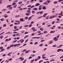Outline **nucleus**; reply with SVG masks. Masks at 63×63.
Wrapping results in <instances>:
<instances>
[{"mask_svg": "<svg viewBox=\"0 0 63 63\" xmlns=\"http://www.w3.org/2000/svg\"><path fill=\"white\" fill-rule=\"evenodd\" d=\"M53 39L55 41H58V38H57V37L56 36L54 37L53 38Z\"/></svg>", "mask_w": 63, "mask_h": 63, "instance_id": "obj_1", "label": "nucleus"}, {"mask_svg": "<svg viewBox=\"0 0 63 63\" xmlns=\"http://www.w3.org/2000/svg\"><path fill=\"white\" fill-rule=\"evenodd\" d=\"M19 59L21 61H23V60L24 59V58L22 57H20L19 58Z\"/></svg>", "mask_w": 63, "mask_h": 63, "instance_id": "obj_2", "label": "nucleus"}, {"mask_svg": "<svg viewBox=\"0 0 63 63\" xmlns=\"http://www.w3.org/2000/svg\"><path fill=\"white\" fill-rule=\"evenodd\" d=\"M50 2V1L49 0L48 1H47L46 2H45L43 3V4H46V3H49V2Z\"/></svg>", "mask_w": 63, "mask_h": 63, "instance_id": "obj_3", "label": "nucleus"}, {"mask_svg": "<svg viewBox=\"0 0 63 63\" xmlns=\"http://www.w3.org/2000/svg\"><path fill=\"white\" fill-rule=\"evenodd\" d=\"M20 21H23L24 22V21H25V20H23V18H20Z\"/></svg>", "mask_w": 63, "mask_h": 63, "instance_id": "obj_4", "label": "nucleus"}, {"mask_svg": "<svg viewBox=\"0 0 63 63\" xmlns=\"http://www.w3.org/2000/svg\"><path fill=\"white\" fill-rule=\"evenodd\" d=\"M12 53V52H10V53H8V54H7V55L9 56H11V55H10Z\"/></svg>", "mask_w": 63, "mask_h": 63, "instance_id": "obj_5", "label": "nucleus"}, {"mask_svg": "<svg viewBox=\"0 0 63 63\" xmlns=\"http://www.w3.org/2000/svg\"><path fill=\"white\" fill-rule=\"evenodd\" d=\"M47 15V13H45L44 14V15H43V16L44 17H46V15Z\"/></svg>", "mask_w": 63, "mask_h": 63, "instance_id": "obj_6", "label": "nucleus"}, {"mask_svg": "<svg viewBox=\"0 0 63 63\" xmlns=\"http://www.w3.org/2000/svg\"><path fill=\"white\" fill-rule=\"evenodd\" d=\"M12 5H8L7 6V8H9V7H11V6H12Z\"/></svg>", "mask_w": 63, "mask_h": 63, "instance_id": "obj_7", "label": "nucleus"}, {"mask_svg": "<svg viewBox=\"0 0 63 63\" xmlns=\"http://www.w3.org/2000/svg\"><path fill=\"white\" fill-rule=\"evenodd\" d=\"M43 10H46V7L45 6H44L42 7Z\"/></svg>", "mask_w": 63, "mask_h": 63, "instance_id": "obj_8", "label": "nucleus"}, {"mask_svg": "<svg viewBox=\"0 0 63 63\" xmlns=\"http://www.w3.org/2000/svg\"><path fill=\"white\" fill-rule=\"evenodd\" d=\"M62 50V49H58L57 50V52H59V51H61Z\"/></svg>", "mask_w": 63, "mask_h": 63, "instance_id": "obj_9", "label": "nucleus"}, {"mask_svg": "<svg viewBox=\"0 0 63 63\" xmlns=\"http://www.w3.org/2000/svg\"><path fill=\"white\" fill-rule=\"evenodd\" d=\"M41 7V5L39 6V8L38 9V10L39 11H40V10H41L42 9V8H41V7Z\"/></svg>", "mask_w": 63, "mask_h": 63, "instance_id": "obj_10", "label": "nucleus"}, {"mask_svg": "<svg viewBox=\"0 0 63 63\" xmlns=\"http://www.w3.org/2000/svg\"><path fill=\"white\" fill-rule=\"evenodd\" d=\"M31 18H32V16H31L30 17H29L28 19V20H30L31 19Z\"/></svg>", "mask_w": 63, "mask_h": 63, "instance_id": "obj_11", "label": "nucleus"}, {"mask_svg": "<svg viewBox=\"0 0 63 63\" xmlns=\"http://www.w3.org/2000/svg\"><path fill=\"white\" fill-rule=\"evenodd\" d=\"M40 5V4H39V3H37L35 5V6H39Z\"/></svg>", "mask_w": 63, "mask_h": 63, "instance_id": "obj_12", "label": "nucleus"}, {"mask_svg": "<svg viewBox=\"0 0 63 63\" xmlns=\"http://www.w3.org/2000/svg\"><path fill=\"white\" fill-rule=\"evenodd\" d=\"M55 31H51L50 32V33H55Z\"/></svg>", "mask_w": 63, "mask_h": 63, "instance_id": "obj_13", "label": "nucleus"}, {"mask_svg": "<svg viewBox=\"0 0 63 63\" xmlns=\"http://www.w3.org/2000/svg\"><path fill=\"white\" fill-rule=\"evenodd\" d=\"M54 4H57L58 3V2L57 1H54L53 2Z\"/></svg>", "mask_w": 63, "mask_h": 63, "instance_id": "obj_14", "label": "nucleus"}, {"mask_svg": "<svg viewBox=\"0 0 63 63\" xmlns=\"http://www.w3.org/2000/svg\"><path fill=\"white\" fill-rule=\"evenodd\" d=\"M22 1H20L18 2V4L20 5V4H22Z\"/></svg>", "mask_w": 63, "mask_h": 63, "instance_id": "obj_15", "label": "nucleus"}, {"mask_svg": "<svg viewBox=\"0 0 63 63\" xmlns=\"http://www.w3.org/2000/svg\"><path fill=\"white\" fill-rule=\"evenodd\" d=\"M40 30L41 31H43L44 30V29L43 28H40Z\"/></svg>", "mask_w": 63, "mask_h": 63, "instance_id": "obj_16", "label": "nucleus"}, {"mask_svg": "<svg viewBox=\"0 0 63 63\" xmlns=\"http://www.w3.org/2000/svg\"><path fill=\"white\" fill-rule=\"evenodd\" d=\"M4 37V36L3 35H1L0 36V38L1 39H2V38H3V37Z\"/></svg>", "mask_w": 63, "mask_h": 63, "instance_id": "obj_17", "label": "nucleus"}, {"mask_svg": "<svg viewBox=\"0 0 63 63\" xmlns=\"http://www.w3.org/2000/svg\"><path fill=\"white\" fill-rule=\"evenodd\" d=\"M24 26V27H28L29 26V25H26Z\"/></svg>", "mask_w": 63, "mask_h": 63, "instance_id": "obj_18", "label": "nucleus"}, {"mask_svg": "<svg viewBox=\"0 0 63 63\" xmlns=\"http://www.w3.org/2000/svg\"><path fill=\"white\" fill-rule=\"evenodd\" d=\"M0 20H1V21H3L4 20V19L3 18H2L0 19Z\"/></svg>", "mask_w": 63, "mask_h": 63, "instance_id": "obj_19", "label": "nucleus"}, {"mask_svg": "<svg viewBox=\"0 0 63 63\" xmlns=\"http://www.w3.org/2000/svg\"><path fill=\"white\" fill-rule=\"evenodd\" d=\"M17 6V5H16L14 6H13V7L14 8H16V6Z\"/></svg>", "mask_w": 63, "mask_h": 63, "instance_id": "obj_20", "label": "nucleus"}, {"mask_svg": "<svg viewBox=\"0 0 63 63\" xmlns=\"http://www.w3.org/2000/svg\"><path fill=\"white\" fill-rule=\"evenodd\" d=\"M32 13L33 14H35V12L34 11H32Z\"/></svg>", "mask_w": 63, "mask_h": 63, "instance_id": "obj_21", "label": "nucleus"}, {"mask_svg": "<svg viewBox=\"0 0 63 63\" xmlns=\"http://www.w3.org/2000/svg\"><path fill=\"white\" fill-rule=\"evenodd\" d=\"M43 45V43H42L39 45V47H42V46Z\"/></svg>", "mask_w": 63, "mask_h": 63, "instance_id": "obj_22", "label": "nucleus"}, {"mask_svg": "<svg viewBox=\"0 0 63 63\" xmlns=\"http://www.w3.org/2000/svg\"><path fill=\"white\" fill-rule=\"evenodd\" d=\"M15 21V22H20V20H16Z\"/></svg>", "mask_w": 63, "mask_h": 63, "instance_id": "obj_23", "label": "nucleus"}, {"mask_svg": "<svg viewBox=\"0 0 63 63\" xmlns=\"http://www.w3.org/2000/svg\"><path fill=\"white\" fill-rule=\"evenodd\" d=\"M28 35H26L25 37H24V39H25V38H27L28 37Z\"/></svg>", "mask_w": 63, "mask_h": 63, "instance_id": "obj_24", "label": "nucleus"}, {"mask_svg": "<svg viewBox=\"0 0 63 63\" xmlns=\"http://www.w3.org/2000/svg\"><path fill=\"white\" fill-rule=\"evenodd\" d=\"M30 10H28V11H27V12L29 14H30Z\"/></svg>", "mask_w": 63, "mask_h": 63, "instance_id": "obj_25", "label": "nucleus"}, {"mask_svg": "<svg viewBox=\"0 0 63 63\" xmlns=\"http://www.w3.org/2000/svg\"><path fill=\"white\" fill-rule=\"evenodd\" d=\"M26 61V60H25L23 62V63H25Z\"/></svg>", "mask_w": 63, "mask_h": 63, "instance_id": "obj_26", "label": "nucleus"}, {"mask_svg": "<svg viewBox=\"0 0 63 63\" xmlns=\"http://www.w3.org/2000/svg\"><path fill=\"white\" fill-rule=\"evenodd\" d=\"M5 50V49H2L0 51V52H1L2 51H4Z\"/></svg>", "mask_w": 63, "mask_h": 63, "instance_id": "obj_27", "label": "nucleus"}, {"mask_svg": "<svg viewBox=\"0 0 63 63\" xmlns=\"http://www.w3.org/2000/svg\"><path fill=\"white\" fill-rule=\"evenodd\" d=\"M38 43L37 42H36L34 43V45H37V44H38Z\"/></svg>", "mask_w": 63, "mask_h": 63, "instance_id": "obj_28", "label": "nucleus"}, {"mask_svg": "<svg viewBox=\"0 0 63 63\" xmlns=\"http://www.w3.org/2000/svg\"><path fill=\"white\" fill-rule=\"evenodd\" d=\"M33 10H37V8H34L33 9Z\"/></svg>", "mask_w": 63, "mask_h": 63, "instance_id": "obj_29", "label": "nucleus"}, {"mask_svg": "<svg viewBox=\"0 0 63 63\" xmlns=\"http://www.w3.org/2000/svg\"><path fill=\"white\" fill-rule=\"evenodd\" d=\"M16 4V2H14V3L12 4V5H13L14 6V5H15Z\"/></svg>", "mask_w": 63, "mask_h": 63, "instance_id": "obj_30", "label": "nucleus"}, {"mask_svg": "<svg viewBox=\"0 0 63 63\" xmlns=\"http://www.w3.org/2000/svg\"><path fill=\"white\" fill-rule=\"evenodd\" d=\"M15 17H19V15H16L15 16Z\"/></svg>", "mask_w": 63, "mask_h": 63, "instance_id": "obj_31", "label": "nucleus"}, {"mask_svg": "<svg viewBox=\"0 0 63 63\" xmlns=\"http://www.w3.org/2000/svg\"><path fill=\"white\" fill-rule=\"evenodd\" d=\"M57 46L56 45H54L52 46V47H56Z\"/></svg>", "mask_w": 63, "mask_h": 63, "instance_id": "obj_32", "label": "nucleus"}, {"mask_svg": "<svg viewBox=\"0 0 63 63\" xmlns=\"http://www.w3.org/2000/svg\"><path fill=\"white\" fill-rule=\"evenodd\" d=\"M6 10H7L6 9H3L2 10V11H6Z\"/></svg>", "mask_w": 63, "mask_h": 63, "instance_id": "obj_33", "label": "nucleus"}, {"mask_svg": "<svg viewBox=\"0 0 63 63\" xmlns=\"http://www.w3.org/2000/svg\"><path fill=\"white\" fill-rule=\"evenodd\" d=\"M14 29H16L17 28V27L16 26H15L14 27Z\"/></svg>", "mask_w": 63, "mask_h": 63, "instance_id": "obj_34", "label": "nucleus"}, {"mask_svg": "<svg viewBox=\"0 0 63 63\" xmlns=\"http://www.w3.org/2000/svg\"><path fill=\"white\" fill-rule=\"evenodd\" d=\"M16 42H17V40H15L14 41H13V43H16Z\"/></svg>", "mask_w": 63, "mask_h": 63, "instance_id": "obj_35", "label": "nucleus"}, {"mask_svg": "<svg viewBox=\"0 0 63 63\" xmlns=\"http://www.w3.org/2000/svg\"><path fill=\"white\" fill-rule=\"evenodd\" d=\"M43 17V16H40L38 18V19H39V18H41L42 17Z\"/></svg>", "mask_w": 63, "mask_h": 63, "instance_id": "obj_36", "label": "nucleus"}, {"mask_svg": "<svg viewBox=\"0 0 63 63\" xmlns=\"http://www.w3.org/2000/svg\"><path fill=\"white\" fill-rule=\"evenodd\" d=\"M11 47L10 46H9L8 47H7V49H9V48H11Z\"/></svg>", "mask_w": 63, "mask_h": 63, "instance_id": "obj_37", "label": "nucleus"}, {"mask_svg": "<svg viewBox=\"0 0 63 63\" xmlns=\"http://www.w3.org/2000/svg\"><path fill=\"white\" fill-rule=\"evenodd\" d=\"M61 27H58V29H61Z\"/></svg>", "mask_w": 63, "mask_h": 63, "instance_id": "obj_38", "label": "nucleus"}, {"mask_svg": "<svg viewBox=\"0 0 63 63\" xmlns=\"http://www.w3.org/2000/svg\"><path fill=\"white\" fill-rule=\"evenodd\" d=\"M6 26L7 25H6V24H4L3 26V27H6Z\"/></svg>", "mask_w": 63, "mask_h": 63, "instance_id": "obj_39", "label": "nucleus"}, {"mask_svg": "<svg viewBox=\"0 0 63 63\" xmlns=\"http://www.w3.org/2000/svg\"><path fill=\"white\" fill-rule=\"evenodd\" d=\"M3 48V47H0V49H2Z\"/></svg>", "mask_w": 63, "mask_h": 63, "instance_id": "obj_40", "label": "nucleus"}, {"mask_svg": "<svg viewBox=\"0 0 63 63\" xmlns=\"http://www.w3.org/2000/svg\"><path fill=\"white\" fill-rule=\"evenodd\" d=\"M59 22H60V21H58L56 22V23H59Z\"/></svg>", "mask_w": 63, "mask_h": 63, "instance_id": "obj_41", "label": "nucleus"}, {"mask_svg": "<svg viewBox=\"0 0 63 63\" xmlns=\"http://www.w3.org/2000/svg\"><path fill=\"white\" fill-rule=\"evenodd\" d=\"M32 58V57H29L28 59H31V58Z\"/></svg>", "mask_w": 63, "mask_h": 63, "instance_id": "obj_42", "label": "nucleus"}, {"mask_svg": "<svg viewBox=\"0 0 63 63\" xmlns=\"http://www.w3.org/2000/svg\"><path fill=\"white\" fill-rule=\"evenodd\" d=\"M62 46H63V45H61L59 47H61Z\"/></svg>", "mask_w": 63, "mask_h": 63, "instance_id": "obj_43", "label": "nucleus"}, {"mask_svg": "<svg viewBox=\"0 0 63 63\" xmlns=\"http://www.w3.org/2000/svg\"><path fill=\"white\" fill-rule=\"evenodd\" d=\"M12 58H10L8 59V60H9V61H12Z\"/></svg>", "mask_w": 63, "mask_h": 63, "instance_id": "obj_44", "label": "nucleus"}, {"mask_svg": "<svg viewBox=\"0 0 63 63\" xmlns=\"http://www.w3.org/2000/svg\"><path fill=\"white\" fill-rule=\"evenodd\" d=\"M35 7V6L34 5H32L31 7V8H32L33 7Z\"/></svg>", "mask_w": 63, "mask_h": 63, "instance_id": "obj_45", "label": "nucleus"}, {"mask_svg": "<svg viewBox=\"0 0 63 63\" xmlns=\"http://www.w3.org/2000/svg\"><path fill=\"white\" fill-rule=\"evenodd\" d=\"M28 17H25V19L26 20L27 19H28Z\"/></svg>", "mask_w": 63, "mask_h": 63, "instance_id": "obj_46", "label": "nucleus"}, {"mask_svg": "<svg viewBox=\"0 0 63 63\" xmlns=\"http://www.w3.org/2000/svg\"><path fill=\"white\" fill-rule=\"evenodd\" d=\"M19 10L20 11H22V10H23V9L22 8H20L19 9Z\"/></svg>", "mask_w": 63, "mask_h": 63, "instance_id": "obj_47", "label": "nucleus"}, {"mask_svg": "<svg viewBox=\"0 0 63 63\" xmlns=\"http://www.w3.org/2000/svg\"><path fill=\"white\" fill-rule=\"evenodd\" d=\"M14 44H13L12 45H11L10 46L11 47H14Z\"/></svg>", "mask_w": 63, "mask_h": 63, "instance_id": "obj_48", "label": "nucleus"}, {"mask_svg": "<svg viewBox=\"0 0 63 63\" xmlns=\"http://www.w3.org/2000/svg\"><path fill=\"white\" fill-rule=\"evenodd\" d=\"M13 36V37H15L16 36V34H13L12 35Z\"/></svg>", "mask_w": 63, "mask_h": 63, "instance_id": "obj_49", "label": "nucleus"}, {"mask_svg": "<svg viewBox=\"0 0 63 63\" xmlns=\"http://www.w3.org/2000/svg\"><path fill=\"white\" fill-rule=\"evenodd\" d=\"M16 46H17V44L14 45V47H16Z\"/></svg>", "mask_w": 63, "mask_h": 63, "instance_id": "obj_50", "label": "nucleus"}, {"mask_svg": "<svg viewBox=\"0 0 63 63\" xmlns=\"http://www.w3.org/2000/svg\"><path fill=\"white\" fill-rule=\"evenodd\" d=\"M34 23V21H32L31 22V24H33Z\"/></svg>", "mask_w": 63, "mask_h": 63, "instance_id": "obj_51", "label": "nucleus"}, {"mask_svg": "<svg viewBox=\"0 0 63 63\" xmlns=\"http://www.w3.org/2000/svg\"><path fill=\"white\" fill-rule=\"evenodd\" d=\"M26 49H24L22 51V52H24V51H26Z\"/></svg>", "mask_w": 63, "mask_h": 63, "instance_id": "obj_52", "label": "nucleus"}, {"mask_svg": "<svg viewBox=\"0 0 63 63\" xmlns=\"http://www.w3.org/2000/svg\"><path fill=\"white\" fill-rule=\"evenodd\" d=\"M59 36H60V35H58L57 36V38L58 39V38L59 37Z\"/></svg>", "mask_w": 63, "mask_h": 63, "instance_id": "obj_53", "label": "nucleus"}, {"mask_svg": "<svg viewBox=\"0 0 63 63\" xmlns=\"http://www.w3.org/2000/svg\"><path fill=\"white\" fill-rule=\"evenodd\" d=\"M41 62H43V60H41V61H40L39 62V63H41Z\"/></svg>", "mask_w": 63, "mask_h": 63, "instance_id": "obj_54", "label": "nucleus"}, {"mask_svg": "<svg viewBox=\"0 0 63 63\" xmlns=\"http://www.w3.org/2000/svg\"><path fill=\"white\" fill-rule=\"evenodd\" d=\"M34 61V59H33L31 61L32 62H33Z\"/></svg>", "mask_w": 63, "mask_h": 63, "instance_id": "obj_55", "label": "nucleus"}, {"mask_svg": "<svg viewBox=\"0 0 63 63\" xmlns=\"http://www.w3.org/2000/svg\"><path fill=\"white\" fill-rule=\"evenodd\" d=\"M32 26V25L30 24L29 25V27H31V26Z\"/></svg>", "mask_w": 63, "mask_h": 63, "instance_id": "obj_56", "label": "nucleus"}, {"mask_svg": "<svg viewBox=\"0 0 63 63\" xmlns=\"http://www.w3.org/2000/svg\"><path fill=\"white\" fill-rule=\"evenodd\" d=\"M45 22H44L42 23V24L43 25H45Z\"/></svg>", "mask_w": 63, "mask_h": 63, "instance_id": "obj_57", "label": "nucleus"}, {"mask_svg": "<svg viewBox=\"0 0 63 63\" xmlns=\"http://www.w3.org/2000/svg\"><path fill=\"white\" fill-rule=\"evenodd\" d=\"M46 55V54H43V55H42V56L44 57L45 56V55Z\"/></svg>", "mask_w": 63, "mask_h": 63, "instance_id": "obj_58", "label": "nucleus"}, {"mask_svg": "<svg viewBox=\"0 0 63 63\" xmlns=\"http://www.w3.org/2000/svg\"><path fill=\"white\" fill-rule=\"evenodd\" d=\"M22 27V26H20L19 27V29H21Z\"/></svg>", "mask_w": 63, "mask_h": 63, "instance_id": "obj_59", "label": "nucleus"}, {"mask_svg": "<svg viewBox=\"0 0 63 63\" xmlns=\"http://www.w3.org/2000/svg\"><path fill=\"white\" fill-rule=\"evenodd\" d=\"M63 58V55L61 56V57H60V59H61L62 58Z\"/></svg>", "mask_w": 63, "mask_h": 63, "instance_id": "obj_60", "label": "nucleus"}, {"mask_svg": "<svg viewBox=\"0 0 63 63\" xmlns=\"http://www.w3.org/2000/svg\"><path fill=\"white\" fill-rule=\"evenodd\" d=\"M13 8V7H10L9 9H10V10H12V9Z\"/></svg>", "mask_w": 63, "mask_h": 63, "instance_id": "obj_61", "label": "nucleus"}, {"mask_svg": "<svg viewBox=\"0 0 63 63\" xmlns=\"http://www.w3.org/2000/svg\"><path fill=\"white\" fill-rule=\"evenodd\" d=\"M54 21H53V22H52V24H54Z\"/></svg>", "mask_w": 63, "mask_h": 63, "instance_id": "obj_62", "label": "nucleus"}, {"mask_svg": "<svg viewBox=\"0 0 63 63\" xmlns=\"http://www.w3.org/2000/svg\"><path fill=\"white\" fill-rule=\"evenodd\" d=\"M48 16H47L46 17V19H48Z\"/></svg>", "mask_w": 63, "mask_h": 63, "instance_id": "obj_63", "label": "nucleus"}, {"mask_svg": "<svg viewBox=\"0 0 63 63\" xmlns=\"http://www.w3.org/2000/svg\"><path fill=\"white\" fill-rule=\"evenodd\" d=\"M43 1L42 0H39V2H43Z\"/></svg>", "mask_w": 63, "mask_h": 63, "instance_id": "obj_64", "label": "nucleus"}]
</instances>
